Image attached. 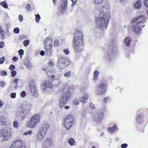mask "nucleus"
Listing matches in <instances>:
<instances>
[{
    "instance_id": "1",
    "label": "nucleus",
    "mask_w": 148,
    "mask_h": 148,
    "mask_svg": "<svg viewBox=\"0 0 148 148\" xmlns=\"http://www.w3.org/2000/svg\"><path fill=\"white\" fill-rule=\"evenodd\" d=\"M99 13L95 18L96 29L104 30L107 28L110 18V8L106 3L101 4L99 8Z\"/></svg>"
},
{
    "instance_id": "2",
    "label": "nucleus",
    "mask_w": 148,
    "mask_h": 148,
    "mask_svg": "<svg viewBox=\"0 0 148 148\" xmlns=\"http://www.w3.org/2000/svg\"><path fill=\"white\" fill-rule=\"evenodd\" d=\"M83 34L80 31L77 30L75 32L73 39V47L76 53L81 52L83 49Z\"/></svg>"
},
{
    "instance_id": "3",
    "label": "nucleus",
    "mask_w": 148,
    "mask_h": 148,
    "mask_svg": "<svg viewBox=\"0 0 148 148\" xmlns=\"http://www.w3.org/2000/svg\"><path fill=\"white\" fill-rule=\"evenodd\" d=\"M62 95L59 102V107L62 108L66 104L69 99L71 93L70 91L66 88V87L64 88L62 91Z\"/></svg>"
},
{
    "instance_id": "4",
    "label": "nucleus",
    "mask_w": 148,
    "mask_h": 148,
    "mask_svg": "<svg viewBox=\"0 0 148 148\" xmlns=\"http://www.w3.org/2000/svg\"><path fill=\"white\" fill-rule=\"evenodd\" d=\"M32 107V105L30 103L23 104L21 106V112L20 116L22 119H24L28 113L30 111Z\"/></svg>"
},
{
    "instance_id": "5",
    "label": "nucleus",
    "mask_w": 148,
    "mask_h": 148,
    "mask_svg": "<svg viewBox=\"0 0 148 148\" xmlns=\"http://www.w3.org/2000/svg\"><path fill=\"white\" fill-rule=\"evenodd\" d=\"M40 118V116L38 114H35L32 117L27 124L28 126L30 128L35 127L39 123Z\"/></svg>"
},
{
    "instance_id": "6",
    "label": "nucleus",
    "mask_w": 148,
    "mask_h": 148,
    "mask_svg": "<svg viewBox=\"0 0 148 148\" xmlns=\"http://www.w3.org/2000/svg\"><path fill=\"white\" fill-rule=\"evenodd\" d=\"M1 134L5 141H9L12 136L10 130L8 127H5L1 130Z\"/></svg>"
},
{
    "instance_id": "7",
    "label": "nucleus",
    "mask_w": 148,
    "mask_h": 148,
    "mask_svg": "<svg viewBox=\"0 0 148 148\" xmlns=\"http://www.w3.org/2000/svg\"><path fill=\"white\" fill-rule=\"evenodd\" d=\"M29 87L32 96L34 98L37 97L38 95V89L35 83L30 82L29 83Z\"/></svg>"
},
{
    "instance_id": "8",
    "label": "nucleus",
    "mask_w": 148,
    "mask_h": 148,
    "mask_svg": "<svg viewBox=\"0 0 148 148\" xmlns=\"http://www.w3.org/2000/svg\"><path fill=\"white\" fill-rule=\"evenodd\" d=\"M74 121L73 116L70 114L68 115L64 121L65 128L69 130L71 126L73 124Z\"/></svg>"
},
{
    "instance_id": "9",
    "label": "nucleus",
    "mask_w": 148,
    "mask_h": 148,
    "mask_svg": "<svg viewBox=\"0 0 148 148\" xmlns=\"http://www.w3.org/2000/svg\"><path fill=\"white\" fill-rule=\"evenodd\" d=\"M26 144L24 142L21 140H15L10 148H25Z\"/></svg>"
},
{
    "instance_id": "10",
    "label": "nucleus",
    "mask_w": 148,
    "mask_h": 148,
    "mask_svg": "<svg viewBox=\"0 0 148 148\" xmlns=\"http://www.w3.org/2000/svg\"><path fill=\"white\" fill-rule=\"evenodd\" d=\"M147 20L146 17L145 16L141 15L138 17L134 18L132 20V22L137 23L138 24L142 25L144 23L146 22Z\"/></svg>"
},
{
    "instance_id": "11",
    "label": "nucleus",
    "mask_w": 148,
    "mask_h": 148,
    "mask_svg": "<svg viewBox=\"0 0 148 148\" xmlns=\"http://www.w3.org/2000/svg\"><path fill=\"white\" fill-rule=\"evenodd\" d=\"M106 86L103 83L100 84L96 89L97 92L96 94L98 95H103L106 91Z\"/></svg>"
},
{
    "instance_id": "12",
    "label": "nucleus",
    "mask_w": 148,
    "mask_h": 148,
    "mask_svg": "<svg viewBox=\"0 0 148 148\" xmlns=\"http://www.w3.org/2000/svg\"><path fill=\"white\" fill-rule=\"evenodd\" d=\"M132 28L133 31L136 34H140L141 31L142 25L138 24L136 22H132Z\"/></svg>"
},
{
    "instance_id": "13",
    "label": "nucleus",
    "mask_w": 148,
    "mask_h": 148,
    "mask_svg": "<svg viewBox=\"0 0 148 148\" xmlns=\"http://www.w3.org/2000/svg\"><path fill=\"white\" fill-rule=\"evenodd\" d=\"M103 114L101 112H96L93 116L94 122L98 123H100L103 117Z\"/></svg>"
},
{
    "instance_id": "14",
    "label": "nucleus",
    "mask_w": 148,
    "mask_h": 148,
    "mask_svg": "<svg viewBox=\"0 0 148 148\" xmlns=\"http://www.w3.org/2000/svg\"><path fill=\"white\" fill-rule=\"evenodd\" d=\"M60 1L59 10L61 13H63L66 11L67 1V0H60Z\"/></svg>"
},
{
    "instance_id": "15",
    "label": "nucleus",
    "mask_w": 148,
    "mask_h": 148,
    "mask_svg": "<svg viewBox=\"0 0 148 148\" xmlns=\"http://www.w3.org/2000/svg\"><path fill=\"white\" fill-rule=\"evenodd\" d=\"M49 128V125L47 123H44L40 128L38 132L42 135H45L47 130Z\"/></svg>"
},
{
    "instance_id": "16",
    "label": "nucleus",
    "mask_w": 148,
    "mask_h": 148,
    "mask_svg": "<svg viewBox=\"0 0 148 148\" xmlns=\"http://www.w3.org/2000/svg\"><path fill=\"white\" fill-rule=\"evenodd\" d=\"M53 140L49 137H47L45 140L44 145L46 147H49L53 145Z\"/></svg>"
},
{
    "instance_id": "17",
    "label": "nucleus",
    "mask_w": 148,
    "mask_h": 148,
    "mask_svg": "<svg viewBox=\"0 0 148 148\" xmlns=\"http://www.w3.org/2000/svg\"><path fill=\"white\" fill-rule=\"evenodd\" d=\"M53 41V40L51 37H47L44 42L45 46L52 47Z\"/></svg>"
},
{
    "instance_id": "18",
    "label": "nucleus",
    "mask_w": 148,
    "mask_h": 148,
    "mask_svg": "<svg viewBox=\"0 0 148 148\" xmlns=\"http://www.w3.org/2000/svg\"><path fill=\"white\" fill-rule=\"evenodd\" d=\"M113 54V53H111L110 51L107 52L104 56V59L107 61L110 62L112 59Z\"/></svg>"
},
{
    "instance_id": "19",
    "label": "nucleus",
    "mask_w": 148,
    "mask_h": 148,
    "mask_svg": "<svg viewBox=\"0 0 148 148\" xmlns=\"http://www.w3.org/2000/svg\"><path fill=\"white\" fill-rule=\"evenodd\" d=\"M88 94L86 93L84 94L82 97L79 98V101L84 105L88 99Z\"/></svg>"
},
{
    "instance_id": "20",
    "label": "nucleus",
    "mask_w": 148,
    "mask_h": 148,
    "mask_svg": "<svg viewBox=\"0 0 148 148\" xmlns=\"http://www.w3.org/2000/svg\"><path fill=\"white\" fill-rule=\"evenodd\" d=\"M144 118L143 115L140 113L138 114L136 118L137 122L138 123H143V119Z\"/></svg>"
},
{
    "instance_id": "21",
    "label": "nucleus",
    "mask_w": 148,
    "mask_h": 148,
    "mask_svg": "<svg viewBox=\"0 0 148 148\" xmlns=\"http://www.w3.org/2000/svg\"><path fill=\"white\" fill-rule=\"evenodd\" d=\"M52 47L45 46V53L48 56L50 55L52 53Z\"/></svg>"
},
{
    "instance_id": "22",
    "label": "nucleus",
    "mask_w": 148,
    "mask_h": 148,
    "mask_svg": "<svg viewBox=\"0 0 148 148\" xmlns=\"http://www.w3.org/2000/svg\"><path fill=\"white\" fill-rule=\"evenodd\" d=\"M131 40V38L130 36L127 37L125 38L124 40V42L125 45L129 47Z\"/></svg>"
},
{
    "instance_id": "23",
    "label": "nucleus",
    "mask_w": 148,
    "mask_h": 148,
    "mask_svg": "<svg viewBox=\"0 0 148 148\" xmlns=\"http://www.w3.org/2000/svg\"><path fill=\"white\" fill-rule=\"evenodd\" d=\"M25 63V65L28 69H31L33 67V65L31 61L29 60H26Z\"/></svg>"
},
{
    "instance_id": "24",
    "label": "nucleus",
    "mask_w": 148,
    "mask_h": 148,
    "mask_svg": "<svg viewBox=\"0 0 148 148\" xmlns=\"http://www.w3.org/2000/svg\"><path fill=\"white\" fill-rule=\"evenodd\" d=\"M118 129L116 125H115L112 127L108 129V130L110 133H114V132H116V130Z\"/></svg>"
},
{
    "instance_id": "25",
    "label": "nucleus",
    "mask_w": 148,
    "mask_h": 148,
    "mask_svg": "<svg viewBox=\"0 0 148 148\" xmlns=\"http://www.w3.org/2000/svg\"><path fill=\"white\" fill-rule=\"evenodd\" d=\"M67 60H68V59L67 58L65 57H63L60 58L59 59L58 62L62 63H65L66 64L67 62Z\"/></svg>"
},
{
    "instance_id": "26",
    "label": "nucleus",
    "mask_w": 148,
    "mask_h": 148,
    "mask_svg": "<svg viewBox=\"0 0 148 148\" xmlns=\"http://www.w3.org/2000/svg\"><path fill=\"white\" fill-rule=\"evenodd\" d=\"M45 136V135H42L41 133L38 132L37 135L36 136V140L39 141H41Z\"/></svg>"
},
{
    "instance_id": "27",
    "label": "nucleus",
    "mask_w": 148,
    "mask_h": 148,
    "mask_svg": "<svg viewBox=\"0 0 148 148\" xmlns=\"http://www.w3.org/2000/svg\"><path fill=\"white\" fill-rule=\"evenodd\" d=\"M67 65L65 63H61L58 62L57 66L60 69H63L66 67Z\"/></svg>"
},
{
    "instance_id": "28",
    "label": "nucleus",
    "mask_w": 148,
    "mask_h": 148,
    "mask_svg": "<svg viewBox=\"0 0 148 148\" xmlns=\"http://www.w3.org/2000/svg\"><path fill=\"white\" fill-rule=\"evenodd\" d=\"M5 32L2 30V29L1 28V27L0 26V37L2 39H5Z\"/></svg>"
},
{
    "instance_id": "29",
    "label": "nucleus",
    "mask_w": 148,
    "mask_h": 148,
    "mask_svg": "<svg viewBox=\"0 0 148 148\" xmlns=\"http://www.w3.org/2000/svg\"><path fill=\"white\" fill-rule=\"evenodd\" d=\"M141 2L139 1H138L136 2L134 5V7L136 9H140L141 8Z\"/></svg>"
},
{
    "instance_id": "30",
    "label": "nucleus",
    "mask_w": 148,
    "mask_h": 148,
    "mask_svg": "<svg viewBox=\"0 0 148 148\" xmlns=\"http://www.w3.org/2000/svg\"><path fill=\"white\" fill-rule=\"evenodd\" d=\"M68 142L69 143L71 146L74 145L75 144V142L73 138H69Z\"/></svg>"
},
{
    "instance_id": "31",
    "label": "nucleus",
    "mask_w": 148,
    "mask_h": 148,
    "mask_svg": "<svg viewBox=\"0 0 148 148\" xmlns=\"http://www.w3.org/2000/svg\"><path fill=\"white\" fill-rule=\"evenodd\" d=\"M98 74L99 72L98 71H95L94 72L93 79L95 81H96L98 77Z\"/></svg>"
},
{
    "instance_id": "32",
    "label": "nucleus",
    "mask_w": 148,
    "mask_h": 148,
    "mask_svg": "<svg viewBox=\"0 0 148 148\" xmlns=\"http://www.w3.org/2000/svg\"><path fill=\"white\" fill-rule=\"evenodd\" d=\"M44 84L47 88H51L52 89V84L50 82L48 81L47 82H45Z\"/></svg>"
},
{
    "instance_id": "33",
    "label": "nucleus",
    "mask_w": 148,
    "mask_h": 148,
    "mask_svg": "<svg viewBox=\"0 0 148 148\" xmlns=\"http://www.w3.org/2000/svg\"><path fill=\"white\" fill-rule=\"evenodd\" d=\"M49 73H50V72H49L48 73H47V74H48L49 77L50 78V79L51 80L53 81L54 80L57 79V78L53 75H49Z\"/></svg>"
},
{
    "instance_id": "34",
    "label": "nucleus",
    "mask_w": 148,
    "mask_h": 148,
    "mask_svg": "<svg viewBox=\"0 0 148 148\" xmlns=\"http://www.w3.org/2000/svg\"><path fill=\"white\" fill-rule=\"evenodd\" d=\"M6 123V121L3 117L0 118V123L1 125H4Z\"/></svg>"
},
{
    "instance_id": "35",
    "label": "nucleus",
    "mask_w": 148,
    "mask_h": 148,
    "mask_svg": "<svg viewBox=\"0 0 148 148\" xmlns=\"http://www.w3.org/2000/svg\"><path fill=\"white\" fill-rule=\"evenodd\" d=\"M24 51L22 49H20L18 51V53L21 59L22 58L24 54Z\"/></svg>"
},
{
    "instance_id": "36",
    "label": "nucleus",
    "mask_w": 148,
    "mask_h": 148,
    "mask_svg": "<svg viewBox=\"0 0 148 148\" xmlns=\"http://www.w3.org/2000/svg\"><path fill=\"white\" fill-rule=\"evenodd\" d=\"M1 4L5 8H8V6L6 2L5 1H3L1 3Z\"/></svg>"
},
{
    "instance_id": "37",
    "label": "nucleus",
    "mask_w": 148,
    "mask_h": 148,
    "mask_svg": "<svg viewBox=\"0 0 148 148\" xmlns=\"http://www.w3.org/2000/svg\"><path fill=\"white\" fill-rule=\"evenodd\" d=\"M71 71H69L66 73L64 74V76L66 77H69L71 76Z\"/></svg>"
},
{
    "instance_id": "38",
    "label": "nucleus",
    "mask_w": 148,
    "mask_h": 148,
    "mask_svg": "<svg viewBox=\"0 0 148 148\" xmlns=\"http://www.w3.org/2000/svg\"><path fill=\"white\" fill-rule=\"evenodd\" d=\"M36 17V21L37 23L39 22L40 19V17L38 14H35Z\"/></svg>"
},
{
    "instance_id": "39",
    "label": "nucleus",
    "mask_w": 148,
    "mask_h": 148,
    "mask_svg": "<svg viewBox=\"0 0 148 148\" xmlns=\"http://www.w3.org/2000/svg\"><path fill=\"white\" fill-rule=\"evenodd\" d=\"M29 42H30L29 40H25L23 42V45L25 46L26 47L29 44Z\"/></svg>"
},
{
    "instance_id": "40",
    "label": "nucleus",
    "mask_w": 148,
    "mask_h": 148,
    "mask_svg": "<svg viewBox=\"0 0 148 148\" xmlns=\"http://www.w3.org/2000/svg\"><path fill=\"white\" fill-rule=\"evenodd\" d=\"M103 0H93L94 2L95 3V5L101 4Z\"/></svg>"
},
{
    "instance_id": "41",
    "label": "nucleus",
    "mask_w": 148,
    "mask_h": 148,
    "mask_svg": "<svg viewBox=\"0 0 148 148\" xmlns=\"http://www.w3.org/2000/svg\"><path fill=\"white\" fill-rule=\"evenodd\" d=\"M13 32L16 34H18L19 33L20 29L18 27L15 28L13 30Z\"/></svg>"
},
{
    "instance_id": "42",
    "label": "nucleus",
    "mask_w": 148,
    "mask_h": 148,
    "mask_svg": "<svg viewBox=\"0 0 148 148\" xmlns=\"http://www.w3.org/2000/svg\"><path fill=\"white\" fill-rule=\"evenodd\" d=\"M5 60V58L4 56H3L2 58H0V64L3 63Z\"/></svg>"
},
{
    "instance_id": "43",
    "label": "nucleus",
    "mask_w": 148,
    "mask_h": 148,
    "mask_svg": "<svg viewBox=\"0 0 148 148\" xmlns=\"http://www.w3.org/2000/svg\"><path fill=\"white\" fill-rule=\"evenodd\" d=\"M70 51L69 49H63V52L66 55H68L70 53Z\"/></svg>"
},
{
    "instance_id": "44",
    "label": "nucleus",
    "mask_w": 148,
    "mask_h": 148,
    "mask_svg": "<svg viewBox=\"0 0 148 148\" xmlns=\"http://www.w3.org/2000/svg\"><path fill=\"white\" fill-rule=\"evenodd\" d=\"M21 82V80L20 79L18 78H15L14 81V82L15 84H17L19 82Z\"/></svg>"
},
{
    "instance_id": "45",
    "label": "nucleus",
    "mask_w": 148,
    "mask_h": 148,
    "mask_svg": "<svg viewBox=\"0 0 148 148\" xmlns=\"http://www.w3.org/2000/svg\"><path fill=\"white\" fill-rule=\"evenodd\" d=\"M16 74V72L14 70H12L11 72V76L12 77H14Z\"/></svg>"
},
{
    "instance_id": "46",
    "label": "nucleus",
    "mask_w": 148,
    "mask_h": 148,
    "mask_svg": "<svg viewBox=\"0 0 148 148\" xmlns=\"http://www.w3.org/2000/svg\"><path fill=\"white\" fill-rule=\"evenodd\" d=\"M18 123L16 121H14L13 122V126L14 127L18 128Z\"/></svg>"
},
{
    "instance_id": "47",
    "label": "nucleus",
    "mask_w": 148,
    "mask_h": 148,
    "mask_svg": "<svg viewBox=\"0 0 148 148\" xmlns=\"http://www.w3.org/2000/svg\"><path fill=\"white\" fill-rule=\"evenodd\" d=\"M5 85V83L3 81L0 82V86L2 87H4Z\"/></svg>"
},
{
    "instance_id": "48",
    "label": "nucleus",
    "mask_w": 148,
    "mask_h": 148,
    "mask_svg": "<svg viewBox=\"0 0 148 148\" xmlns=\"http://www.w3.org/2000/svg\"><path fill=\"white\" fill-rule=\"evenodd\" d=\"M26 9L28 11H30L31 10L30 5L29 4H27L26 7Z\"/></svg>"
},
{
    "instance_id": "49",
    "label": "nucleus",
    "mask_w": 148,
    "mask_h": 148,
    "mask_svg": "<svg viewBox=\"0 0 148 148\" xmlns=\"http://www.w3.org/2000/svg\"><path fill=\"white\" fill-rule=\"evenodd\" d=\"M143 3L145 6L148 8V0H144Z\"/></svg>"
},
{
    "instance_id": "50",
    "label": "nucleus",
    "mask_w": 148,
    "mask_h": 148,
    "mask_svg": "<svg viewBox=\"0 0 148 148\" xmlns=\"http://www.w3.org/2000/svg\"><path fill=\"white\" fill-rule=\"evenodd\" d=\"M1 74L3 76H6L7 74L6 71H4L1 72Z\"/></svg>"
},
{
    "instance_id": "51",
    "label": "nucleus",
    "mask_w": 148,
    "mask_h": 148,
    "mask_svg": "<svg viewBox=\"0 0 148 148\" xmlns=\"http://www.w3.org/2000/svg\"><path fill=\"white\" fill-rule=\"evenodd\" d=\"M59 45L58 40H56L54 41V46H58Z\"/></svg>"
},
{
    "instance_id": "52",
    "label": "nucleus",
    "mask_w": 148,
    "mask_h": 148,
    "mask_svg": "<svg viewBox=\"0 0 148 148\" xmlns=\"http://www.w3.org/2000/svg\"><path fill=\"white\" fill-rule=\"evenodd\" d=\"M10 97L13 99L15 98L16 97V93H12L10 95Z\"/></svg>"
},
{
    "instance_id": "53",
    "label": "nucleus",
    "mask_w": 148,
    "mask_h": 148,
    "mask_svg": "<svg viewBox=\"0 0 148 148\" xmlns=\"http://www.w3.org/2000/svg\"><path fill=\"white\" fill-rule=\"evenodd\" d=\"M26 92L25 91H23L21 94V95L22 97H25L26 96Z\"/></svg>"
},
{
    "instance_id": "54",
    "label": "nucleus",
    "mask_w": 148,
    "mask_h": 148,
    "mask_svg": "<svg viewBox=\"0 0 148 148\" xmlns=\"http://www.w3.org/2000/svg\"><path fill=\"white\" fill-rule=\"evenodd\" d=\"M128 146L127 144L126 143H123L121 145V148H126Z\"/></svg>"
},
{
    "instance_id": "55",
    "label": "nucleus",
    "mask_w": 148,
    "mask_h": 148,
    "mask_svg": "<svg viewBox=\"0 0 148 148\" xmlns=\"http://www.w3.org/2000/svg\"><path fill=\"white\" fill-rule=\"evenodd\" d=\"M41 86L42 87V89L43 91H45L47 88L44 83L41 85Z\"/></svg>"
},
{
    "instance_id": "56",
    "label": "nucleus",
    "mask_w": 148,
    "mask_h": 148,
    "mask_svg": "<svg viewBox=\"0 0 148 148\" xmlns=\"http://www.w3.org/2000/svg\"><path fill=\"white\" fill-rule=\"evenodd\" d=\"M15 67V66L14 65H11L9 68L10 70H12L14 69Z\"/></svg>"
},
{
    "instance_id": "57",
    "label": "nucleus",
    "mask_w": 148,
    "mask_h": 148,
    "mask_svg": "<svg viewBox=\"0 0 148 148\" xmlns=\"http://www.w3.org/2000/svg\"><path fill=\"white\" fill-rule=\"evenodd\" d=\"M23 19V16L22 15L20 14L19 16V20L20 22H22Z\"/></svg>"
},
{
    "instance_id": "58",
    "label": "nucleus",
    "mask_w": 148,
    "mask_h": 148,
    "mask_svg": "<svg viewBox=\"0 0 148 148\" xmlns=\"http://www.w3.org/2000/svg\"><path fill=\"white\" fill-rule=\"evenodd\" d=\"M18 58L15 56H14L13 57L12 60L15 62H17L18 60Z\"/></svg>"
},
{
    "instance_id": "59",
    "label": "nucleus",
    "mask_w": 148,
    "mask_h": 148,
    "mask_svg": "<svg viewBox=\"0 0 148 148\" xmlns=\"http://www.w3.org/2000/svg\"><path fill=\"white\" fill-rule=\"evenodd\" d=\"M73 103L75 104L78 105L79 103V101L78 99H76L73 101Z\"/></svg>"
},
{
    "instance_id": "60",
    "label": "nucleus",
    "mask_w": 148,
    "mask_h": 148,
    "mask_svg": "<svg viewBox=\"0 0 148 148\" xmlns=\"http://www.w3.org/2000/svg\"><path fill=\"white\" fill-rule=\"evenodd\" d=\"M4 46V42H0V48H3Z\"/></svg>"
},
{
    "instance_id": "61",
    "label": "nucleus",
    "mask_w": 148,
    "mask_h": 148,
    "mask_svg": "<svg viewBox=\"0 0 148 148\" xmlns=\"http://www.w3.org/2000/svg\"><path fill=\"white\" fill-rule=\"evenodd\" d=\"M90 107L92 109H94L95 108V106L92 103H91L90 104Z\"/></svg>"
},
{
    "instance_id": "62",
    "label": "nucleus",
    "mask_w": 148,
    "mask_h": 148,
    "mask_svg": "<svg viewBox=\"0 0 148 148\" xmlns=\"http://www.w3.org/2000/svg\"><path fill=\"white\" fill-rule=\"evenodd\" d=\"M45 52L44 51H40V54L42 56H43L45 54Z\"/></svg>"
},
{
    "instance_id": "63",
    "label": "nucleus",
    "mask_w": 148,
    "mask_h": 148,
    "mask_svg": "<svg viewBox=\"0 0 148 148\" xmlns=\"http://www.w3.org/2000/svg\"><path fill=\"white\" fill-rule=\"evenodd\" d=\"M2 101L1 100L0 101V108H1L2 107V106L4 104V103H2Z\"/></svg>"
},
{
    "instance_id": "64",
    "label": "nucleus",
    "mask_w": 148,
    "mask_h": 148,
    "mask_svg": "<svg viewBox=\"0 0 148 148\" xmlns=\"http://www.w3.org/2000/svg\"><path fill=\"white\" fill-rule=\"evenodd\" d=\"M54 63L51 61H50L49 63V65L51 66H52L54 65Z\"/></svg>"
}]
</instances>
